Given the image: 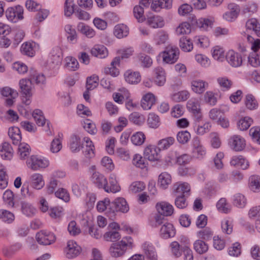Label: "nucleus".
Instances as JSON below:
<instances>
[{
  "instance_id": "a878e982",
  "label": "nucleus",
  "mask_w": 260,
  "mask_h": 260,
  "mask_svg": "<svg viewBox=\"0 0 260 260\" xmlns=\"http://www.w3.org/2000/svg\"><path fill=\"white\" fill-rule=\"evenodd\" d=\"M0 156L6 160H10L12 158V148L8 142H4L0 146Z\"/></svg>"
},
{
  "instance_id": "7c9ffc66",
  "label": "nucleus",
  "mask_w": 260,
  "mask_h": 260,
  "mask_svg": "<svg viewBox=\"0 0 260 260\" xmlns=\"http://www.w3.org/2000/svg\"><path fill=\"white\" fill-rule=\"evenodd\" d=\"M246 27L247 30H252L260 37V20L255 18L250 19L246 23Z\"/></svg>"
},
{
  "instance_id": "69168bd1",
  "label": "nucleus",
  "mask_w": 260,
  "mask_h": 260,
  "mask_svg": "<svg viewBox=\"0 0 260 260\" xmlns=\"http://www.w3.org/2000/svg\"><path fill=\"white\" fill-rule=\"evenodd\" d=\"M84 128L90 134L95 135L97 132L95 124L89 119H86L82 123Z\"/></svg>"
},
{
  "instance_id": "aec40b11",
  "label": "nucleus",
  "mask_w": 260,
  "mask_h": 260,
  "mask_svg": "<svg viewBox=\"0 0 260 260\" xmlns=\"http://www.w3.org/2000/svg\"><path fill=\"white\" fill-rule=\"evenodd\" d=\"M230 164L232 166L240 168L243 170L247 169L249 166L248 161L242 155L233 156L231 159Z\"/></svg>"
},
{
  "instance_id": "a18cd8bd",
  "label": "nucleus",
  "mask_w": 260,
  "mask_h": 260,
  "mask_svg": "<svg viewBox=\"0 0 260 260\" xmlns=\"http://www.w3.org/2000/svg\"><path fill=\"white\" fill-rule=\"evenodd\" d=\"M21 210L22 213L26 216L31 217L36 212V209L30 203L22 202L21 203Z\"/></svg>"
},
{
  "instance_id": "09e8293b",
  "label": "nucleus",
  "mask_w": 260,
  "mask_h": 260,
  "mask_svg": "<svg viewBox=\"0 0 260 260\" xmlns=\"http://www.w3.org/2000/svg\"><path fill=\"white\" fill-rule=\"evenodd\" d=\"M111 203L109 199H105L104 201H100L96 205V208L100 212H103L106 211V213L108 214L110 217L112 218V213H110L109 207Z\"/></svg>"
},
{
  "instance_id": "8fccbe9b",
  "label": "nucleus",
  "mask_w": 260,
  "mask_h": 260,
  "mask_svg": "<svg viewBox=\"0 0 260 260\" xmlns=\"http://www.w3.org/2000/svg\"><path fill=\"white\" fill-rule=\"evenodd\" d=\"M194 249L200 254L205 253L208 250V245L203 241L198 240L193 244Z\"/></svg>"
},
{
  "instance_id": "2f4dec72",
  "label": "nucleus",
  "mask_w": 260,
  "mask_h": 260,
  "mask_svg": "<svg viewBox=\"0 0 260 260\" xmlns=\"http://www.w3.org/2000/svg\"><path fill=\"white\" fill-rule=\"evenodd\" d=\"M147 22L150 26L154 28L162 27L165 25L163 18L159 16H153L148 17Z\"/></svg>"
},
{
  "instance_id": "f704fd0d",
  "label": "nucleus",
  "mask_w": 260,
  "mask_h": 260,
  "mask_svg": "<svg viewBox=\"0 0 260 260\" xmlns=\"http://www.w3.org/2000/svg\"><path fill=\"white\" fill-rule=\"evenodd\" d=\"M78 30L88 38H92L95 35L94 30L88 25L80 22L77 25Z\"/></svg>"
},
{
  "instance_id": "4d7b16f0",
  "label": "nucleus",
  "mask_w": 260,
  "mask_h": 260,
  "mask_svg": "<svg viewBox=\"0 0 260 260\" xmlns=\"http://www.w3.org/2000/svg\"><path fill=\"white\" fill-rule=\"evenodd\" d=\"M175 142V139L173 137H169L159 141L158 142V148L160 151L161 149H168Z\"/></svg>"
},
{
  "instance_id": "a211bd4d",
  "label": "nucleus",
  "mask_w": 260,
  "mask_h": 260,
  "mask_svg": "<svg viewBox=\"0 0 260 260\" xmlns=\"http://www.w3.org/2000/svg\"><path fill=\"white\" fill-rule=\"evenodd\" d=\"M214 21L212 17L210 18H201L199 19H193L192 24H196V25L203 30H207L209 28H211Z\"/></svg>"
},
{
  "instance_id": "e433bc0d",
  "label": "nucleus",
  "mask_w": 260,
  "mask_h": 260,
  "mask_svg": "<svg viewBox=\"0 0 260 260\" xmlns=\"http://www.w3.org/2000/svg\"><path fill=\"white\" fill-rule=\"evenodd\" d=\"M190 96L187 90H182L171 95V100L175 102H181L186 101Z\"/></svg>"
},
{
  "instance_id": "4be33fe9",
  "label": "nucleus",
  "mask_w": 260,
  "mask_h": 260,
  "mask_svg": "<svg viewBox=\"0 0 260 260\" xmlns=\"http://www.w3.org/2000/svg\"><path fill=\"white\" fill-rule=\"evenodd\" d=\"M172 0H153L151 7L152 10L158 12L161 9H170L172 7Z\"/></svg>"
},
{
  "instance_id": "864d4df0",
  "label": "nucleus",
  "mask_w": 260,
  "mask_h": 260,
  "mask_svg": "<svg viewBox=\"0 0 260 260\" xmlns=\"http://www.w3.org/2000/svg\"><path fill=\"white\" fill-rule=\"evenodd\" d=\"M133 14L135 18L139 22H142L145 20L144 15V8L140 5H137L134 7Z\"/></svg>"
},
{
  "instance_id": "13d9d810",
  "label": "nucleus",
  "mask_w": 260,
  "mask_h": 260,
  "mask_svg": "<svg viewBox=\"0 0 260 260\" xmlns=\"http://www.w3.org/2000/svg\"><path fill=\"white\" fill-rule=\"evenodd\" d=\"M187 108L194 114H199L200 113V106L195 99H191L187 102Z\"/></svg>"
},
{
  "instance_id": "c756f323",
  "label": "nucleus",
  "mask_w": 260,
  "mask_h": 260,
  "mask_svg": "<svg viewBox=\"0 0 260 260\" xmlns=\"http://www.w3.org/2000/svg\"><path fill=\"white\" fill-rule=\"evenodd\" d=\"M120 60L119 57H115L111 62L110 67L104 69V73L107 75H110L113 77L117 76L119 75V72L116 67L119 64Z\"/></svg>"
},
{
  "instance_id": "a19ab883",
  "label": "nucleus",
  "mask_w": 260,
  "mask_h": 260,
  "mask_svg": "<svg viewBox=\"0 0 260 260\" xmlns=\"http://www.w3.org/2000/svg\"><path fill=\"white\" fill-rule=\"evenodd\" d=\"M147 124L152 128H157L160 124L159 116L154 113H149L147 118Z\"/></svg>"
},
{
  "instance_id": "ddd939ff",
  "label": "nucleus",
  "mask_w": 260,
  "mask_h": 260,
  "mask_svg": "<svg viewBox=\"0 0 260 260\" xmlns=\"http://www.w3.org/2000/svg\"><path fill=\"white\" fill-rule=\"evenodd\" d=\"M226 59L229 63L233 67H240L242 63L241 55L233 50H229L227 52Z\"/></svg>"
},
{
  "instance_id": "bb28decb",
  "label": "nucleus",
  "mask_w": 260,
  "mask_h": 260,
  "mask_svg": "<svg viewBox=\"0 0 260 260\" xmlns=\"http://www.w3.org/2000/svg\"><path fill=\"white\" fill-rule=\"evenodd\" d=\"M124 76L126 82L129 84H137L141 81V76L138 72L128 70L125 72Z\"/></svg>"
},
{
  "instance_id": "6e6552de",
  "label": "nucleus",
  "mask_w": 260,
  "mask_h": 260,
  "mask_svg": "<svg viewBox=\"0 0 260 260\" xmlns=\"http://www.w3.org/2000/svg\"><path fill=\"white\" fill-rule=\"evenodd\" d=\"M36 237L37 242L44 245H50L56 240V236L53 233L44 231L38 233Z\"/></svg>"
},
{
  "instance_id": "412c9836",
  "label": "nucleus",
  "mask_w": 260,
  "mask_h": 260,
  "mask_svg": "<svg viewBox=\"0 0 260 260\" xmlns=\"http://www.w3.org/2000/svg\"><path fill=\"white\" fill-rule=\"evenodd\" d=\"M155 102L156 98L154 95L151 92H149L143 96L141 105L144 110H148L151 109L152 106L155 103Z\"/></svg>"
},
{
  "instance_id": "1a4fd4ad",
  "label": "nucleus",
  "mask_w": 260,
  "mask_h": 260,
  "mask_svg": "<svg viewBox=\"0 0 260 260\" xmlns=\"http://www.w3.org/2000/svg\"><path fill=\"white\" fill-rule=\"evenodd\" d=\"M192 156L198 158H203L206 154V151L204 146L201 144L200 139L194 137L192 140Z\"/></svg>"
},
{
  "instance_id": "49530a36",
  "label": "nucleus",
  "mask_w": 260,
  "mask_h": 260,
  "mask_svg": "<svg viewBox=\"0 0 260 260\" xmlns=\"http://www.w3.org/2000/svg\"><path fill=\"white\" fill-rule=\"evenodd\" d=\"M213 57L217 61H222L224 59V50L219 46L214 47L212 50Z\"/></svg>"
},
{
  "instance_id": "2eb2a0df",
  "label": "nucleus",
  "mask_w": 260,
  "mask_h": 260,
  "mask_svg": "<svg viewBox=\"0 0 260 260\" xmlns=\"http://www.w3.org/2000/svg\"><path fill=\"white\" fill-rule=\"evenodd\" d=\"M173 190L175 196H181L183 194L189 196L190 186L186 182H177L174 184Z\"/></svg>"
},
{
  "instance_id": "052dcab7",
  "label": "nucleus",
  "mask_w": 260,
  "mask_h": 260,
  "mask_svg": "<svg viewBox=\"0 0 260 260\" xmlns=\"http://www.w3.org/2000/svg\"><path fill=\"white\" fill-rule=\"evenodd\" d=\"M66 67L69 70L76 71L79 68V63L77 60L71 56H68L66 58Z\"/></svg>"
},
{
  "instance_id": "f3484780",
  "label": "nucleus",
  "mask_w": 260,
  "mask_h": 260,
  "mask_svg": "<svg viewBox=\"0 0 260 260\" xmlns=\"http://www.w3.org/2000/svg\"><path fill=\"white\" fill-rule=\"evenodd\" d=\"M155 207L158 213L163 216H170L173 213L174 209L172 205L168 202L157 203Z\"/></svg>"
},
{
  "instance_id": "0eeeda50",
  "label": "nucleus",
  "mask_w": 260,
  "mask_h": 260,
  "mask_svg": "<svg viewBox=\"0 0 260 260\" xmlns=\"http://www.w3.org/2000/svg\"><path fill=\"white\" fill-rule=\"evenodd\" d=\"M64 252L66 257L71 259L77 256L80 253L81 248L75 241L70 240L67 243V246Z\"/></svg>"
},
{
  "instance_id": "338daca9",
  "label": "nucleus",
  "mask_w": 260,
  "mask_h": 260,
  "mask_svg": "<svg viewBox=\"0 0 260 260\" xmlns=\"http://www.w3.org/2000/svg\"><path fill=\"white\" fill-rule=\"evenodd\" d=\"M211 127V125L209 122L205 123L202 125L196 124L194 126V129L198 135H203L204 134L209 132Z\"/></svg>"
},
{
  "instance_id": "ea45409f",
  "label": "nucleus",
  "mask_w": 260,
  "mask_h": 260,
  "mask_svg": "<svg viewBox=\"0 0 260 260\" xmlns=\"http://www.w3.org/2000/svg\"><path fill=\"white\" fill-rule=\"evenodd\" d=\"M128 28L124 24H119L115 26L114 35L119 39L126 37L128 34Z\"/></svg>"
},
{
  "instance_id": "f8f14e48",
  "label": "nucleus",
  "mask_w": 260,
  "mask_h": 260,
  "mask_svg": "<svg viewBox=\"0 0 260 260\" xmlns=\"http://www.w3.org/2000/svg\"><path fill=\"white\" fill-rule=\"evenodd\" d=\"M146 257L149 260H157V254L154 245L149 242H145L142 245Z\"/></svg>"
},
{
  "instance_id": "bf43d9fd",
  "label": "nucleus",
  "mask_w": 260,
  "mask_h": 260,
  "mask_svg": "<svg viewBox=\"0 0 260 260\" xmlns=\"http://www.w3.org/2000/svg\"><path fill=\"white\" fill-rule=\"evenodd\" d=\"M191 31V27L189 23L183 22L176 28V32L178 35L188 34Z\"/></svg>"
},
{
  "instance_id": "473e14b6",
  "label": "nucleus",
  "mask_w": 260,
  "mask_h": 260,
  "mask_svg": "<svg viewBox=\"0 0 260 260\" xmlns=\"http://www.w3.org/2000/svg\"><path fill=\"white\" fill-rule=\"evenodd\" d=\"M241 35L244 40H246L248 42L251 44V49L252 51L257 52V51L260 48V40H254L250 35L247 34L245 32H243Z\"/></svg>"
},
{
  "instance_id": "7ed1b4c3",
  "label": "nucleus",
  "mask_w": 260,
  "mask_h": 260,
  "mask_svg": "<svg viewBox=\"0 0 260 260\" xmlns=\"http://www.w3.org/2000/svg\"><path fill=\"white\" fill-rule=\"evenodd\" d=\"M179 49L171 45L167 46L164 51L160 54V56L162 57V61L169 64H172L176 62L179 58Z\"/></svg>"
},
{
  "instance_id": "79ce46f5",
  "label": "nucleus",
  "mask_w": 260,
  "mask_h": 260,
  "mask_svg": "<svg viewBox=\"0 0 260 260\" xmlns=\"http://www.w3.org/2000/svg\"><path fill=\"white\" fill-rule=\"evenodd\" d=\"M129 120L131 122L137 125H142L145 121L143 115L138 112H133L129 116Z\"/></svg>"
},
{
  "instance_id": "39448f33",
  "label": "nucleus",
  "mask_w": 260,
  "mask_h": 260,
  "mask_svg": "<svg viewBox=\"0 0 260 260\" xmlns=\"http://www.w3.org/2000/svg\"><path fill=\"white\" fill-rule=\"evenodd\" d=\"M109 209L110 213H112L111 216L113 217L116 212H127L129 210V206L124 198H119L111 203Z\"/></svg>"
},
{
  "instance_id": "6e6d98bb",
  "label": "nucleus",
  "mask_w": 260,
  "mask_h": 260,
  "mask_svg": "<svg viewBox=\"0 0 260 260\" xmlns=\"http://www.w3.org/2000/svg\"><path fill=\"white\" fill-rule=\"evenodd\" d=\"M245 104L247 109L253 110L257 108L258 104L255 98L252 94L246 96Z\"/></svg>"
},
{
  "instance_id": "e2e57ef3",
  "label": "nucleus",
  "mask_w": 260,
  "mask_h": 260,
  "mask_svg": "<svg viewBox=\"0 0 260 260\" xmlns=\"http://www.w3.org/2000/svg\"><path fill=\"white\" fill-rule=\"evenodd\" d=\"M21 52L28 56H33L35 54L33 44L28 42L23 44L21 47Z\"/></svg>"
},
{
  "instance_id": "c9c22d12",
  "label": "nucleus",
  "mask_w": 260,
  "mask_h": 260,
  "mask_svg": "<svg viewBox=\"0 0 260 260\" xmlns=\"http://www.w3.org/2000/svg\"><path fill=\"white\" fill-rule=\"evenodd\" d=\"M17 153L21 159H25L30 154V147L27 143H19Z\"/></svg>"
},
{
  "instance_id": "680f3d73",
  "label": "nucleus",
  "mask_w": 260,
  "mask_h": 260,
  "mask_svg": "<svg viewBox=\"0 0 260 260\" xmlns=\"http://www.w3.org/2000/svg\"><path fill=\"white\" fill-rule=\"evenodd\" d=\"M120 234L114 230L109 231L104 235V239L107 241H116L120 239Z\"/></svg>"
},
{
  "instance_id": "4c0bfd02",
  "label": "nucleus",
  "mask_w": 260,
  "mask_h": 260,
  "mask_svg": "<svg viewBox=\"0 0 260 260\" xmlns=\"http://www.w3.org/2000/svg\"><path fill=\"white\" fill-rule=\"evenodd\" d=\"M172 178L171 175L167 172L161 173L158 177V184L162 189H166L171 184Z\"/></svg>"
},
{
  "instance_id": "20e7f679",
  "label": "nucleus",
  "mask_w": 260,
  "mask_h": 260,
  "mask_svg": "<svg viewBox=\"0 0 260 260\" xmlns=\"http://www.w3.org/2000/svg\"><path fill=\"white\" fill-rule=\"evenodd\" d=\"M26 165L27 167L32 170L37 171L48 167L49 165V161L45 158L32 155L27 159Z\"/></svg>"
},
{
  "instance_id": "393cba45",
  "label": "nucleus",
  "mask_w": 260,
  "mask_h": 260,
  "mask_svg": "<svg viewBox=\"0 0 260 260\" xmlns=\"http://www.w3.org/2000/svg\"><path fill=\"white\" fill-rule=\"evenodd\" d=\"M92 182L99 188H103L107 185V179L105 177L99 172L93 173L91 176Z\"/></svg>"
},
{
  "instance_id": "58836bf2",
  "label": "nucleus",
  "mask_w": 260,
  "mask_h": 260,
  "mask_svg": "<svg viewBox=\"0 0 260 260\" xmlns=\"http://www.w3.org/2000/svg\"><path fill=\"white\" fill-rule=\"evenodd\" d=\"M70 149L73 152H77L80 151L81 146V138L77 135H73L70 139Z\"/></svg>"
},
{
  "instance_id": "72a5a7b5",
  "label": "nucleus",
  "mask_w": 260,
  "mask_h": 260,
  "mask_svg": "<svg viewBox=\"0 0 260 260\" xmlns=\"http://www.w3.org/2000/svg\"><path fill=\"white\" fill-rule=\"evenodd\" d=\"M91 54L100 58H105L108 55V50L103 45H95L91 51Z\"/></svg>"
},
{
  "instance_id": "774afa93",
  "label": "nucleus",
  "mask_w": 260,
  "mask_h": 260,
  "mask_svg": "<svg viewBox=\"0 0 260 260\" xmlns=\"http://www.w3.org/2000/svg\"><path fill=\"white\" fill-rule=\"evenodd\" d=\"M248 62L253 67L260 66V55L252 51L248 56Z\"/></svg>"
},
{
  "instance_id": "3c124183",
  "label": "nucleus",
  "mask_w": 260,
  "mask_h": 260,
  "mask_svg": "<svg viewBox=\"0 0 260 260\" xmlns=\"http://www.w3.org/2000/svg\"><path fill=\"white\" fill-rule=\"evenodd\" d=\"M179 46L184 52H190L193 49V44L186 37H182L180 39Z\"/></svg>"
},
{
  "instance_id": "dca6fc26",
  "label": "nucleus",
  "mask_w": 260,
  "mask_h": 260,
  "mask_svg": "<svg viewBox=\"0 0 260 260\" xmlns=\"http://www.w3.org/2000/svg\"><path fill=\"white\" fill-rule=\"evenodd\" d=\"M207 82L202 80H193L191 82V90L197 94H202L208 88Z\"/></svg>"
},
{
  "instance_id": "603ef678",
  "label": "nucleus",
  "mask_w": 260,
  "mask_h": 260,
  "mask_svg": "<svg viewBox=\"0 0 260 260\" xmlns=\"http://www.w3.org/2000/svg\"><path fill=\"white\" fill-rule=\"evenodd\" d=\"M29 79L32 80V82H35L37 84H43L45 81L44 75L38 74L37 71L32 69L29 71Z\"/></svg>"
},
{
  "instance_id": "f257e3e1",
  "label": "nucleus",
  "mask_w": 260,
  "mask_h": 260,
  "mask_svg": "<svg viewBox=\"0 0 260 260\" xmlns=\"http://www.w3.org/2000/svg\"><path fill=\"white\" fill-rule=\"evenodd\" d=\"M127 247H133V240L131 237H124L119 242L112 244L109 249V253L112 257H120L123 255Z\"/></svg>"
},
{
  "instance_id": "9b49d317",
  "label": "nucleus",
  "mask_w": 260,
  "mask_h": 260,
  "mask_svg": "<svg viewBox=\"0 0 260 260\" xmlns=\"http://www.w3.org/2000/svg\"><path fill=\"white\" fill-rule=\"evenodd\" d=\"M159 149L154 145H148L144 149V157L150 161L158 160L160 157Z\"/></svg>"
},
{
  "instance_id": "9d476101",
  "label": "nucleus",
  "mask_w": 260,
  "mask_h": 260,
  "mask_svg": "<svg viewBox=\"0 0 260 260\" xmlns=\"http://www.w3.org/2000/svg\"><path fill=\"white\" fill-rule=\"evenodd\" d=\"M228 11L223 15L224 19L228 21H233L238 17L240 9L239 6L235 4L231 3L228 5Z\"/></svg>"
},
{
  "instance_id": "4468645a",
  "label": "nucleus",
  "mask_w": 260,
  "mask_h": 260,
  "mask_svg": "<svg viewBox=\"0 0 260 260\" xmlns=\"http://www.w3.org/2000/svg\"><path fill=\"white\" fill-rule=\"evenodd\" d=\"M229 144L231 147L236 151L242 150L245 147V141L240 135H234L229 140Z\"/></svg>"
},
{
  "instance_id": "37998d69",
  "label": "nucleus",
  "mask_w": 260,
  "mask_h": 260,
  "mask_svg": "<svg viewBox=\"0 0 260 260\" xmlns=\"http://www.w3.org/2000/svg\"><path fill=\"white\" fill-rule=\"evenodd\" d=\"M249 187L254 192L260 191V176L252 175L249 179Z\"/></svg>"
},
{
  "instance_id": "5701e85b",
  "label": "nucleus",
  "mask_w": 260,
  "mask_h": 260,
  "mask_svg": "<svg viewBox=\"0 0 260 260\" xmlns=\"http://www.w3.org/2000/svg\"><path fill=\"white\" fill-rule=\"evenodd\" d=\"M30 179L31 186L35 189L38 190L42 188L45 185L43 177L41 174H33L31 175Z\"/></svg>"
},
{
  "instance_id": "6ab92c4d",
  "label": "nucleus",
  "mask_w": 260,
  "mask_h": 260,
  "mask_svg": "<svg viewBox=\"0 0 260 260\" xmlns=\"http://www.w3.org/2000/svg\"><path fill=\"white\" fill-rule=\"evenodd\" d=\"M159 234L161 238L168 239L175 235V230L173 224L165 222L160 229Z\"/></svg>"
},
{
  "instance_id": "0e129e2a",
  "label": "nucleus",
  "mask_w": 260,
  "mask_h": 260,
  "mask_svg": "<svg viewBox=\"0 0 260 260\" xmlns=\"http://www.w3.org/2000/svg\"><path fill=\"white\" fill-rule=\"evenodd\" d=\"M145 140V136L141 132H137L131 137V141L135 145H142Z\"/></svg>"
},
{
  "instance_id": "5fc2aeb1",
  "label": "nucleus",
  "mask_w": 260,
  "mask_h": 260,
  "mask_svg": "<svg viewBox=\"0 0 260 260\" xmlns=\"http://www.w3.org/2000/svg\"><path fill=\"white\" fill-rule=\"evenodd\" d=\"M233 203L236 207L243 208L246 205L247 201L243 194L238 193L234 196Z\"/></svg>"
},
{
  "instance_id": "b1692460",
  "label": "nucleus",
  "mask_w": 260,
  "mask_h": 260,
  "mask_svg": "<svg viewBox=\"0 0 260 260\" xmlns=\"http://www.w3.org/2000/svg\"><path fill=\"white\" fill-rule=\"evenodd\" d=\"M104 190L108 192L116 193L120 190V186L117 183L116 176L111 174L109 177V185L107 181V185L104 187Z\"/></svg>"
},
{
  "instance_id": "de8ad7c7",
  "label": "nucleus",
  "mask_w": 260,
  "mask_h": 260,
  "mask_svg": "<svg viewBox=\"0 0 260 260\" xmlns=\"http://www.w3.org/2000/svg\"><path fill=\"white\" fill-rule=\"evenodd\" d=\"M51 62L56 66L59 65L61 61V49L59 47H54L52 50Z\"/></svg>"
},
{
  "instance_id": "c03bdc74",
  "label": "nucleus",
  "mask_w": 260,
  "mask_h": 260,
  "mask_svg": "<svg viewBox=\"0 0 260 260\" xmlns=\"http://www.w3.org/2000/svg\"><path fill=\"white\" fill-rule=\"evenodd\" d=\"M168 39V34L164 30H160L155 35L154 40L156 45L159 46L165 44Z\"/></svg>"
},
{
  "instance_id": "c85d7f7f",
  "label": "nucleus",
  "mask_w": 260,
  "mask_h": 260,
  "mask_svg": "<svg viewBox=\"0 0 260 260\" xmlns=\"http://www.w3.org/2000/svg\"><path fill=\"white\" fill-rule=\"evenodd\" d=\"M8 135L14 145H18L22 139L20 129L18 127L13 126L9 128Z\"/></svg>"
},
{
  "instance_id": "423d86ee",
  "label": "nucleus",
  "mask_w": 260,
  "mask_h": 260,
  "mask_svg": "<svg viewBox=\"0 0 260 260\" xmlns=\"http://www.w3.org/2000/svg\"><path fill=\"white\" fill-rule=\"evenodd\" d=\"M5 14L9 21L15 23L23 19V9L20 6L10 7L6 10Z\"/></svg>"
},
{
  "instance_id": "f03ea898",
  "label": "nucleus",
  "mask_w": 260,
  "mask_h": 260,
  "mask_svg": "<svg viewBox=\"0 0 260 260\" xmlns=\"http://www.w3.org/2000/svg\"><path fill=\"white\" fill-rule=\"evenodd\" d=\"M19 87L22 94V101L26 105H29L31 102L32 95V82L29 79H22L19 81Z\"/></svg>"
},
{
  "instance_id": "cd10ccee",
  "label": "nucleus",
  "mask_w": 260,
  "mask_h": 260,
  "mask_svg": "<svg viewBox=\"0 0 260 260\" xmlns=\"http://www.w3.org/2000/svg\"><path fill=\"white\" fill-rule=\"evenodd\" d=\"M154 72L155 74V83L159 86H163L166 81V73L164 69L158 67L154 69Z\"/></svg>"
}]
</instances>
